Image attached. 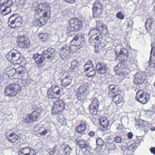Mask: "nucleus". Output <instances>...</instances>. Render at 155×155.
I'll list each match as a JSON object with an SVG mask.
<instances>
[{"label":"nucleus","mask_w":155,"mask_h":155,"mask_svg":"<svg viewBox=\"0 0 155 155\" xmlns=\"http://www.w3.org/2000/svg\"><path fill=\"white\" fill-rule=\"evenodd\" d=\"M72 79L70 77L66 76L62 80L61 84L64 87H67L71 83Z\"/></svg>","instance_id":"26"},{"label":"nucleus","mask_w":155,"mask_h":155,"mask_svg":"<svg viewBox=\"0 0 155 155\" xmlns=\"http://www.w3.org/2000/svg\"><path fill=\"white\" fill-rule=\"evenodd\" d=\"M117 129L118 130H122L121 126L120 124H118V127H117Z\"/></svg>","instance_id":"57"},{"label":"nucleus","mask_w":155,"mask_h":155,"mask_svg":"<svg viewBox=\"0 0 155 155\" xmlns=\"http://www.w3.org/2000/svg\"><path fill=\"white\" fill-rule=\"evenodd\" d=\"M113 144V143L111 142L110 140H107V142L105 141V143H104L105 147L108 150L114 149V148L112 147V145Z\"/></svg>","instance_id":"37"},{"label":"nucleus","mask_w":155,"mask_h":155,"mask_svg":"<svg viewBox=\"0 0 155 155\" xmlns=\"http://www.w3.org/2000/svg\"><path fill=\"white\" fill-rule=\"evenodd\" d=\"M15 128H14L7 131L5 133L7 140L12 143L17 142L20 139V135L18 134Z\"/></svg>","instance_id":"9"},{"label":"nucleus","mask_w":155,"mask_h":155,"mask_svg":"<svg viewBox=\"0 0 155 155\" xmlns=\"http://www.w3.org/2000/svg\"><path fill=\"white\" fill-rule=\"evenodd\" d=\"M117 17L120 19H123L124 18V15L121 12H118L116 15Z\"/></svg>","instance_id":"47"},{"label":"nucleus","mask_w":155,"mask_h":155,"mask_svg":"<svg viewBox=\"0 0 155 155\" xmlns=\"http://www.w3.org/2000/svg\"><path fill=\"white\" fill-rule=\"evenodd\" d=\"M150 64L149 66H151V67H154L155 66V58H153H153L151 59V60L150 59L149 60Z\"/></svg>","instance_id":"46"},{"label":"nucleus","mask_w":155,"mask_h":155,"mask_svg":"<svg viewBox=\"0 0 155 155\" xmlns=\"http://www.w3.org/2000/svg\"><path fill=\"white\" fill-rule=\"evenodd\" d=\"M109 121L106 119H104L103 118H101L99 120V123L101 125V128L103 129V131L106 130L109 126Z\"/></svg>","instance_id":"22"},{"label":"nucleus","mask_w":155,"mask_h":155,"mask_svg":"<svg viewBox=\"0 0 155 155\" xmlns=\"http://www.w3.org/2000/svg\"><path fill=\"white\" fill-rule=\"evenodd\" d=\"M124 140H122L121 137L117 136L115 137L114 139V140L117 143H121L123 142Z\"/></svg>","instance_id":"41"},{"label":"nucleus","mask_w":155,"mask_h":155,"mask_svg":"<svg viewBox=\"0 0 155 155\" xmlns=\"http://www.w3.org/2000/svg\"><path fill=\"white\" fill-rule=\"evenodd\" d=\"M115 54L117 59L119 60L120 62L114 68V70L116 74L123 76L128 75L132 69L128 65L129 62L126 60L128 55L127 50L122 48L119 53L116 52Z\"/></svg>","instance_id":"1"},{"label":"nucleus","mask_w":155,"mask_h":155,"mask_svg":"<svg viewBox=\"0 0 155 155\" xmlns=\"http://www.w3.org/2000/svg\"><path fill=\"white\" fill-rule=\"evenodd\" d=\"M17 42L24 48H28L29 46V41L24 35L18 36Z\"/></svg>","instance_id":"16"},{"label":"nucleus","mask_w":155,"mask_h":155,"mask_svg":"<svg viewBox=\"0 0 155 155\" xmlns=\"http://www.w3.org/2000/svg\"><path fill=\"white\" fill-rule=\"evenodd\" d=\"M15 28L20 26L22 24V19L20 17H17L14 21Z\"/></svg>","instance_id":"34"},{"label":"nucleus","mask_w":155,"mask_h":155,"mask_svg":"<svg viewBox=\"0 0 155 155\" xmlns=\"http://www.w3.org/2000/svg\"><path fill=\"white\" fill-rule=\"evenodd\" d=\"M75 1L76 0H68L67 2L73 4L75 2Z\"/></svg>","instance_id":"58"},{"label":"nucleus","mask_w":155,"mask_h":155,"mask_svg":"<svg viewBox=\"0 0 155 155\" xmlns=\"http://www.w3.org/2000/svg\"><path fill=\"white\" fill-rule=\"evenodd\" d=\"M36 151L31 148L29 153V155H36Z\"/></svg>","instance_id":"49"},{"label":"nucleus","mask_w":155,"mask_h":155,"mask_svg":"<svg viewBox=\"0 0 155 155\" xmlns=\"http://www.w3.org/2000/svg\"><path fill=\"white\" fill-rule=\"evenodd\" d=\"M61 54H58L57 56L62 59L64 60L67 58L72 51L76 52L74 51L72 48V46L66 45L62 47L60 50Z\"/></svg>","instance_id":"10"},{"label":"nucleus","mask_w":155,"mask_h":155,"mask_svg":"<svg viewBox=\"0 0 155 155\" xmlns=\"http://www.w3.org/2000/svg\"><path fill=\"white\" fill-rule=\"evenodd\" d=\"M52 149L54 153H58L59 152V151L58 150V147H57L54 146L53 148Z\"/></svg>","instance_id":"50"},{"label":"nucleus","mask_w":155,"mask_h":155,"mask_svg":"<svg viewBox=\"0 0 155 155\" xmlns=\"http://www.w3.org/2000/svg\"><path fill=\"white\" fill-rule=\"evenodd\" d=\"M85 39L83 35L75 36L70 42L72 48L76 51L79 50L85 44Z\"/></svg>","instance_id":"5"},{"label":"nucleus","mask_w":155,"mask_h":155,"mask_svg":"<svg viewBox=\"0 0 155 155\" xmlns=\"http://www.w3.org/2000/svg\"><path fill=\"white\" fill-rule=\"evenodd\" d=\"M96 74V71L94 69H93L92 71H90V72L86 74V75L87 76L88 78H91L94 77Z\"/></svg>","instance_id":"42"},{"label":"nucleus","mask_w":155,"mask_h":155,"mask_svg":"<svg viewBox=\"0 0 155 155\" xmlns=\"http://www.w3.org/2000/svg\"><path fill=\"white\" fill-rule=\"evenodd\" d=\"M155 23V20L153 18H149L147 19L145 24L146 30L150 32L152 29L153 25Z\"/></svg>","instance_id":"21"},{"label":"nucleus","mask_w":155,"mask_h":155,"mask_svg":"<svg viewBox=\"0 0 155 155\" xmlns=\"http://www.w3.org/2000/svg\"><path fill=\"white\" fill-rule=\"evenodd\" d=\"M106 27L105 25H101L100 27H99V29H101V31H104L106 29ZM102 32V31H101Z\"/></svg>","instance_id":"51"},{"label":"nucleus","mask_w":155,"mask_h":155,"mask_svg":"<svg viewBox=\"0 0 155 155\" xmlns=\"http://www.w3.org/2000/svg\"><path fill=\"white\" fill-rule=\"evenodd\" d=\"M91 62H92L91 60H89L87 61L85 64L84 65V68H86V66L87 65L90 66L89 65L91 64Z\"/></svg>","instance_id":"55"},{"label":"nucleus","mask_w":155,"mask_h":155,"mask_svg":"<svg viewBox=\"0 0 155 155\" xmlns=\"http://www.w3.org/2000/svg\"><path fill=\"white\" fill-rule=\"evenodd\" d=\"M54 152H53V150H52V149L50 150L49 152L48 153V154L49 155H53L54 153Z\"/></svg>","instance_id":"59"},{"label":"nucleus","mask_w":155,"mask_h":155,"mask_svg":"<svg viewBox=\"0 0 155 155\" xmlns=\"http://www.w3.org/2000/svg\"><path fill=\"white\" fill-rule=\"evenodd\" d=\"M154 86L155 87V83H154Z\"/></svg>","instance_id":"62"},{"label":"nucleus","mask_w":155,"mask_h":155,"mask_svg":"<svg viewBox=\"0 0 155 155\" xmlns=\"http://www.w3.org/2000/svg\"><path fill=\"white\" fill-rule=\"evenodd\" d=\"M37 21H38V22H39V23H38V25H39V24H40V25H42V22H41V21H38V20H37Z\"/></svg>","instance_id":"60"},{"label":"nucleus","mask_w":155,"mask_h":155,"mask_svg":"<svg viewBox=\"0 0 155 155\" xmlns=\"http://www.w3.org/2000/svg\"><path fill=\"white\" fill-rule=\"evenodd\" d=\"M31 148L29 147H25L24 148H21L18 151V153L19 155H21V154H28Z\"/></svg>","instance_id":"32"},{"label":"nucleus","mask_w":155,"mask_h":155,"mask_svg":"<svg viewBox=\"0 0 155 155\" xmlns=\"http://www.w3.org/2000/svg\"><path fill=\"white\" fill-rule=\"evenodd\" d=\"M22 80V83L26 86L28 85L31 83V80L30 78H28V75L27 76H25L24 77H23Z\"/></svg>","instance_id":"36"},{"label":"nucleus","mask_w":155,"mask_h":155,"mask_svg":"<svg viewBox=\"0 0 155 155\" xmlns=\"http://www.w3.org/2000/svg\"><path fill=\"white\" fill-rule=\"evenodd\" d=\"M134 84L139 85L141 84L144 82L145 78L143 75L140 72H137L134 75Z\"/></svg>","instance_id":"18"},{"label":"nucleus","mask_w":155,"mask_h":155,"mask_svg":"<svg viewBox=\"0 0 155 155\" xmlns=\"http://www.w3.org/2000/svg\"><path fill=\"white\" fill-rule=\"evenodd\" d=\"M105 141L102 139L101 138L98 137L96 139V143L97 146L101 149L102 148L104 145Z\"/></svg>","instance_id":"29"},{"label":"nucleus","mask_w":155,"mask_h":155,"mask_svg":"<svg viewBox=\"0 0 155 155\" xmlns=\"http://www.w3.org/2000/svg\"><path fill=\"white\" fill-rule=\"evenodd\" d=\"M64 148L65 154L66 155H70L72 150L71 148L69 147V146L67 145L65 146Z\"/></svg>","instance_id":"39"},{"label":"nucleus","mask_w":155,"mask_h":155,"mask_svg":"<svg viewBox=\"0 0 155 155\" xmlns=\"http://www.w3.org/2000/svg\"><path fill=\"white\" fill-rule=\"evenodd\" d=\"M5 5H6L7 6L12 7L13 5V3L11 0H8L5 2Z\"/></svg>","instance_id":"48"},{"label":"nucleus","mask_w":155,"mask_h":155,"mask_svg":"<svg viewBox=\"0 0 155 155\" xmlns=\"http://www.w3.org/2000/svg\"><path fill=\"white\" fill-rule=\"evenodd\" d=\"M95 52H96L97 53H98V50L96 48V46H95Z\"/></svg>","instance_id":"61"},{"label":"nucleus","mask_w":155,"mask_h":155,"mask_svg":"<svg viewBox=\"0 0 155 155\" xmlns=\"http://www.w3.org/2000/svg\"><path fill=\"white\" fill-rule=\"evenodd\" d=\"M151 46L152 47V49L150 52V59L153 58H153H155V46L154 45V44H151Z\"/></svg>","instance_id":"40"},{"label":"nucleus","mask_w":155,"mask_h":155,"mask_svg":"<svg viewBox=\"0 0 155 155\" xmlns=\"http://www.w3.org/2000/svg\"><path fill=\"white\" fill-rule=\"evenodd\" d=\"M28 75V74L27 73H25L23 71H18L16 74H14L13 76L15 77L16 79H21L22 80L23 77H24L25 76H27Z\"/></svg>","instance_id":"23"},{"label":"nucleus","mask_w":155,"mask_h":155,"mask_svg":"<svg viewBox=\"0 0 155 155\" xmlns=\"http://www.w3.org/2000/svg\"><path fill=\"white\" fill-rule=\"evenodd\" d=\"M76 144L79 146L82 149H85L87 147L88 144L86 143V141L82 138L79 137L75 140Z\"/></svg>","instance_id":"20"},{"label":"nucleus","mask_w":155,"mask_h":155,"mask_svg":"<svg viewBox=\"0 0 155 155\" xmlns=\"http://www.w3.org/2000/svg\"><path fill=\"white\" fill-rule=\"evenodd\" d=\"M150 152L153 154H155V147H151L150 149Z\"/></svg>","instance_id":"52"},{"label":"nucleus","mask_w":155,"mask_h":155,"mask_svg":"<svg viewBox=\"0 0 155 155\" xmlns=\"http://www.w3.org/2000/svg\"><path fill=\"white\" fill-rule=\"evenodd\" d=\"M16 15H17L16 14H12L9 18L8 22V25L9 27L12 28L14 29L15 28V27L12 26V25L14 24V21L15 20V19L17 17H15V16Z\"/></svg>","instance_id":"25"},{"label":"nucleus","mask_w":155,"mask_h":155,"mask_svg":"<svg viewBox=\"0 0 155 155\" xmlns=\"http://www.w3.org/2000/svg\"><path fill=\"white\" fill-rule=\"evenodd\" d=\"M13 62L19 61L21 56L20 53L18 52L15 50H13Z\"/></svg>","instance_id":"28"},{"label":"nucleus","mask_w":155,"mask_h":155,"mask_svg":"<svg viewBox=\"0 0 155 155\" xmlns=\"http://www.w3.org/2000/svg\"><path fill=\"white\" fill-rule=\"evenodd\" d=\"M117 94H114L113 97V101L116 104H118L121 103L123 100V98L120 93Z\"/></svg>","instance_id":"24"},{"label":"nucleus","mask_w":155,"mask_h":155,"mask_svg":"<svg viewBox=\"0 0 155 155\" xmlns=\"http://www.w3.org/2000/svg\"><path fill=\"white\" fill-rule=\"evenodd\" d=\"M89 41L91 45H94L95 46H96V44L97 42L94 39V37L93 36L91 37L89 39Z\"/></svg>","instance_id":"43"},{"label":"nucleus","mask_w":155,"mask_h":155,"mask_svg":"<svg viewBox=\"0 0 155 155\" xmlns=\"http://www.w3.org/2000/svg\"><path fill=\"white\" fill-rule=\"evenodd\" d=\"M70 27L71 31H79L83 27V21L78 18L72 19L71 20Z\"/></svg>","instance_id":"12"},{"label":"nucleus","mask_w":155,"mask_h":155,"mask_svg":"<svg viewBox=\"0 0 155 155\" xmlns=\"http://www.w3.org/2000/svg\"><path fill=\"white\" fill-rule=\"evenodd\" d=\"M99 104L98 99L96 97L94 98L89 106V109L90 114L93 115H96L99 110Z\"/></svg>","instance_id":"13"},{"label":"nucleus","mask_w":155,"mask_h":155,"mask_svg":"<svg viewBox=\"0 0 155 155\" xmlns=\"http://www.w3.org/2000/svg\"><path fill=\"white\" fill-rule=\"evenodd\" d=\"M91 68H92V67L93 65H91ZM85 69H84V71H88L89 70V69L91 68V65L88 66H86V68H85Z\"/></svg>","instance_id":"54"},{"label":"nucleus","mask_w":155,"mask_h":155,"mask_svg":"<svg viewBox=\"0 0 155 155\" xmlns=\"http://www.w3.org/2000/svg\"><path fill=\"white\" fill-rule=\"evenodd\" d=\"M97 28L91 30L89 33V34L92 35H91V37L93 36L94 37L95 35L97 34L99 32H102L101 29H99L100 25H99V23L97 22Z\"/></svg>","instance_id":"27"},{"label":"nucleus","mask_w":155,"mask_h":155,"mask_svg":"<svg viewBox=\"0 0 155 155\" xmlns=\"http://www.w3.org/2000/svg\"><path fill=\"white\" fill-rule=\"evenodd\" d=\"M95 134V133L94 132L91 131L88 133V135L92 137Z\"/></svg>","instance_id":"56"},{"label":"nucleus","mask_w":155,"mask_h":155,"mask_svg":"<svg viewBox=\"0 0 155 155\" xmlns=\"http://www.w3.org/2000/svg\"><path fill=\"white\" fill-rule=\"evenodd\" d=\"M39 114V112L36 110L34 111L25 117L23 120V122L27 123L33 122L34 121L36 120L38 117Z\"/></svg>","instance_id":"15"},{"label":"nucleus","mask_w":155,"mask_h":155,"mask_svg":"<svg viewBox=\"0 0 155 155\" xmlns=\"http://www.w3.org/2000/svg\"><path fill=\"white\" fill-rule=\"evenodd\" d=\"M13 50L8 53L6 55V58L8 61L13 62Z\"/></svg>","instance_id":"38"},{"label":"nucleus","mask_w":155,"mask_h":155,"mask_svg":"<svg viewBox=\"0 0 155 155\" xmlns=\"http://www.w3.org/2000/svg\"><path fill=\"white\" fill-rule=\"evenodd\" d=\"M38 37L42 41H43L48 39V34L47 33H41L38 35Z\"/></svg>","instance_id":"35"},{"label":"nucleus","mask_w":155,"mask_h":155,"mask_svg":"<svg viewBox=\"0 0 155 155\" xmlns=\"http://www.w3.org/2000/svg\"><path fill=\"white\" fill-rule=\"evenodd\" d=\"M127 136L129 139H131L133 137V133L131 132H129L127 134Z\"/></svg>","instance_id":"53"},{"label":"nucleus","mask_w":155,"mask_h":155,"mask_svg":"<svg viewBox=\"0 0 155 155\" xmlns=\"http://www.w3.org/2000/svg\"><path fill=\"white\" fill-rule=\"evenodd\" d=\"M55 53L54 49L49 48L45 49L42 54H34L32 58L35 60V63L38 64V66H41L45 59H47L50 61H52L54 59H56Z\"/></svg>","instance_id":"2"},{"label":"nucleus","mask_w":155,"mask_h":155,"mask_svg":"<svg viewBox=\"0 0 155 155\" xmlns=\"http://www.w3.org/2000/svg\"><path fill=\"white\" fill-rule=\"evenodd\" d=\"M34 130L36 132H40V134L41 135H49L51 133V128L48 122H45L44 124L40 122L34 128Z\"/></svg>","instance_id":"6"},{"label":"nucleus","mask_w":155,"mask_h":155,"mask_svg":"<svg viewBox=\"0 0 155 155\" xmlns=\"http://www.w3.org/2000/svg\"><path fill=\"white\" fill-rule=\"evenodd\" d=\"M51 8L48 3H42L39 4L34 9L35 16L43 18L44 21H47L51 16Z\"/></svg>","instance_id":"3"},{"label":"nucleus","mask_w":155,"mask_h":155,"mask_svg":"<svg viewBox=\"0 0 155 155\" xmlns=\"http://www.w3.org/2000/svg\"><path fill=\"white\" fill-rule=\"evenodd\" d=\"M103 5L98 1H96L93 4L92 10L94 18H101L103 12Z\"/></svg>","instance_id":"11"},{"label":"nucleus","mask_w":155,"mask_h":155,"mask_svg":"<svg viewBox=\"0 0 155 155\" xmlns=\"http://www.w3.org/2000/svg\"><path fill=\"white\" fill-rule=\"evenodd\" d=\"M62 88L57 86H51L48 89L47 96L49 98L57 99L61 97Z\"/></svg>","instance_id":"7"},{"label":"nucleus","mask_w":155,"mask_h":155,"mask_svg":"<svg viewBox=\"0 0 155 155\" xmlns=\"http://www.w3.org/2000/svg\"><path fill=\"white\" fill-rule=\"evenodd\" d=\"M87 86L85 84L81 86L79 88L78 91L80 93L83 95H86V91H87Z\"/></svg>","instance_id":"30"},{"label":"nucleus","mask_w":155,"mask_h":155,"mask_svg":"<svg viewBox=\"0 0 155 155\" xmlns=\"http://www.w3.org/2000/svg\"><path fill=\"white\" fill-rule=\"evenodd\" d=\"M87 124L85 122L82 121L76 128V131L78 133L87 136L86 132Z\"/></svg>","instance_id":"19"},{"label":"nucleus","mask_w":155,"mask_h":155,"mask_svg":"<svg viewBox=\"0 0 155 155\" xmlns=\"http://www.w3.org/2000/svg\"><path fill=\"white\" fill-rule=\"evenodd\" d=\"M109 88L111 90V91L114 94H118L120 92V91L118 90L119 88L117 86L111 85L109 86Z\"/></svg>","instance_id":"31"},{"label":"nucleus","mask_w":155,"mask_h":155,"mask_svg":"<svg viewBox=\"0 0 155 155\" xmlns=\"http://www.w3.org/2000/svg\"><path fill=\"white\" fill-rule=\"evenodd\" d=\"M65 104L62 100L58 99L53 102V105L51 109V114L56 115L59 112L62 111L65 108Z\"/></svg>","instance_id":"8"},{"label":"nucleus","mask_w":155,"mask_h":155,"mask_svg":"<svg viewBox=\"0 0 155 155\" xmlns=\"http://www.w3.org/2000/svg\"><path fill=\"white\" fill-rule=\"evenodd\" d=\"M139 94H140L139 98H138L137 96L136 97L137 100L143 104H147L149 100V95L148 94L144 93V92L142 90L139 91L136 94L138 95Z\"/></svg>","instance_id":"14"},{"label":"nucleus","mask_w":155,"mask_h":155,"mask_svg":"<svg viewBox=\"0 0 155 155\" xmlns=\"http://www.w3.org/2000/svg\"><path fill=\"white\" fill-rule=\"evenodd\" d=\"M96 67L97 71L101 74L106 73L108 69L107 65L102 62L97 63Z\"/></svg>","instance_id":"17"},{"label":"nucleus","mask_w":155,"mask_h":155,"mask_svg":"<svg viewBox=\"0 0 155 155\" xmlns=\"http://www.w3.org/2000/svg\"><path fill=\"white\" fill-rule=\"evenodd\" d=\"M10 7L9 6H6L5 8L2 9L1 12V13L3 15H6L10 13L12 11Z\"/></svg>","instance_id":"33"},{"label":"nucleus","mask_w":155,"mask_h":155,"mask_svg":"<svg viewBox=\"0 0 155 155\" xmlns=\"http://www.w3.org/2000/svg\"><path fill=\"white\" fill-rule=\"evenodd\" d=\"M21 89V87L19 84L13 83L9 84L6 87L4 93L7 96H14L20 92Z\"/></svg>","instance_id":"4"},{"label":"nucleus","mask_w":155,"mask_h":155,"mask_svg":"<svg viewBox=\"0 0 155 155\" xmlns=\"http://www.w3.org/2000/svg\"><path fill=\"white\" fill-rule=\"evenodd\" d=\"M78 65V62L77 60H74L71 61V66L73 69L75 68Z\"/></svg>","instance_id":"44"},{"label":"nucleus","mask_w":155,"mask_h":155,"mask_svg":"<svg viewBox=\"0 0 155 155\" xmlns=\"http://www.w3.org/2000/svg\"><path fill=\"white\" fill-rule=\"evenodd\" d=\"M101 32H100V35L97 36L94 38V39L97 42V44L100 43L102 39V37L101 35Z\"/></svg>","instance_id":"45"}]
</instances>
